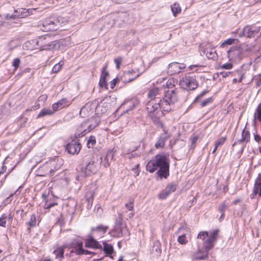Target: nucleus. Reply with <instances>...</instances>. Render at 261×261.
<instances>
[{"mask_svg":"<svg viewBox=\"0 0 261 261\" xmlns=\"http://www.w3.org/2000/svg\"><path fill=\"white\" fill-rule=\"evenodd\" d=\"M185 68L186 65L184 64L173 62L168 66V72L171 74L178 73Z\"/></svg>","mask_w":261,"mask_h":261,"instance_id":"obj_18","label":"nucleus"},{"mask_svg":"<svg viewBox=\"0 0 261 261\" xmlns=\"http://www.w3.org/2000/svg\"><path fill=\"white\" fill-rule=\"evenodd\" d=\"M219 230H214L207 231H201L197 236L198 239L203 242V247H198L197 250L191 255V258L194 260H204L207 258L208 251L213 248L217 240Z\"/></svg>","mask_w":261,"mask_h":261,"instance_id":"obj_1","label":"nucleus"},{"mask_svg":"<svg viewBox=\"0 0 261 261\" xmlns=\"http://www.w3.org/2000/svg\"><path fill=\"white\" fill-rule=\"evenodd\" d=\"M159 108L158 98L152 99L146 104V110L148 113H152Z\"/></svg>","mask_w":261,"mask_h":261,"instance_id":"obj_24","label":"nucleus"},{"mask_svg":"<svg viewBox=\"0 0 261 261\" xmlns=\"http://www.w3.org/2000/svg\"><path fill=\"white\" fill-rule=\"evenodd\" d=\"M95 109L94 105L90 102L87 103L81 108L80 115L82 117H86L93 114Z\"/></svg>","mask_w":261,"mask_h":261,"instance_id":"obj_16","label":"nucleus"},{"mask_svg":"<svg viewBox=\"0 0 261 261\" xmlns=\"http://www.w3.org/2000/svg\"><path fill=\"white\" fill-rule=\"evenodd\" d=\"M139 103V99L137 98H133L125 101L121 107L125 110V112H128L138 106Z\"/></svg>","mask_w":261,"mask_h":261,"instance_id":"obj_15","label":"nucleus"},{"mask_svg":"<svg viewBox=\"0 0 261 261\" xmlns=\"http://www.w3.org/2000/svg\"><path fill=\"white\" fill-rule=\"evenodd\" d=\"M225 140V137H221L216 141L215 145L216 146V147H219L222 146L224 143Z\"/></svg>","mask_w":261,"mask_h":261,"instance_id":"obj_48","label":"nucleus"},{"mask_svg":"<svg viewBox=\"0 0 261 261\" xmlns=\"http://www.w3.org/2000/svg\"><path fill=\"white\" fill-rule=\"evenodd\" d=\"M81 148L80 143L77 141L72 140L66 146V150L68 152L72 154H76L79 152Z\"/></svg>","mask_w":261,"mask_h":261,"instance_id":"obj_17","label":"nucleus"},{"mask_svg":"<svg viewBox=\"0 0 261 261\" xmlns=\"http://www.w3.org/2000/svg\"><path fill=\"white\" fill-rule=\"evenodd\" d=\"M134 199L130 198L128 200V202L125 203V206L128 211H132L134 208Z\"/></svg>","mask_w":261,"mask_h":261,"instance_id":"obj_47","label":"nucleus"},{"mask_svg":"<svg viewBox=\"0 0 261 261\" xmlns=\"http://www.w3.org/2000/svg\"><path fill=\"white\" fill-rule=\"evenodd\" d=\"M96 143V139L95 137L90 136L87 141V145L88 148H93Z\"/></svg>","mask_w":261,"mask_h":261,"instance_id":"obj_42","label":"nucleus"},{"mask_svg":"<svg viewBox=\"0 0 261 261\" xmlns=\"http://www.w3.org/2000/svg\"><path fill=\"white\" fill-rule=\"evenodd\" d=\"M103 251L105 252L108 254L111 255L113 251V248L111 245L103 242Z\"/></svg>","mask_w":261,"mask_h":261,"instance_id":"obj_38","label":"nucleus"},{"mask_svg":"<svg viewBox=\"0 0 261 261\" xmlns=\"http://www.w3.org/2000/svg\"><path fill=\"white\" fill-rule=\"evenodd\" d=\"M207 92L206 90H204L201 92L195 98V102H198L199 100L201 99L202 97L205 95V94Z\"/></svg>","mask_w":261,"mask_h":261,"instance_id":"obj_52","label":"nucleus"},{"mask_svg":"<svg viewBox=\"0 0 261 261\" xmlns=\"http://www.w3.org/2000/svg\"><path fill=\"white\" fill-rule=\"evenodd\" d=\"M146 168V170L150 173L154 172L159 168L157 174L160 178H166L169 175V161L165 155H156L154 159L148 162Z\"/></svg>","mask_w":261,"mask_h":261,"instance_id":"obj_2","label":"nucleus"},{"mask_svg":"<svg viewBox=\"0 0 261 261\" xmlns=\"http://www.w3.org/2000/svg\"><path fill=\"white\" fill-rule=\"evenodd\" d=\"M24 46L28 50H32L39 49L38 39H32L26 42Z\"/></svg>","mask_w":261,"mask_h":261,"instance_id":"obj_26","label":"nucleus"},{"mask_svg":"<svg viewBox=\"0 0 261 261\" xmlns=\"http://www.w3.org/2000/svg\"><path fill=\"white\" fill-rule=\"evenodd\" d=\"M245 135V137L242 139L244 141H248L249 137V134L247 133V132H245L244 130L243 131L242 133L243 136Z\"/></svg>","mask_w":261,"mask_h":261,"instance_id":"obj_61","label":"nucleus"},{"mask_svg":"<svg viewBox=\"0 0 261 261\" xmlns=\"http://www.w3.org/2000/svg\"><path fill=\"white\" fill-rule=\"evenodd\" d=\"M254 121H258L261 122V103L257 107L253 115Z\"/></svg>","mask_w":261,"mask_h":261,"instance_id":"obj_32","label":"nucleus"},{"mask_svg":"<svg viewBox=\"0 0 261 261\" xmlns=\"http://www.w3.org/2000/svg\"><path fill=\"white\" fill-rule=\"evenodd\" d=\"M161 90V87H155L150 90L148 94V96L149 98L155 99L154 97L158 94H159L160 91Z\"/></svg>","mask_w":261,"mask_h":261,"instance_id":"obj_33","label":"nucleus"},{"mask_svg":"<svg viewBox=\"0 0 261 261\" xmlns=\"http://www.w3.org/2000/svg\"><path fill=\"white\" fill-rule=\"evenodd\" d=\"M56 204H57V203H56V202H50L46 200L45 203L44 207L45 208L48 209V208H49L50 207H51V206H53Z\"/></svg>","mask_w":261,"mask_h":261,"instance_id":"obj_55","label":"nucleus"},{"mask_svg":"<svg viewBox=\"0 0 261 261\" xmlns=\"http://www.w3.org/2000/svg\"><path fill=\"white\" fill-rule=\"evenodd\" d=\"M166 86L168 90L174 89L175 86V81L173 79H168L166 83Z\"/></svg>","mask_w":261,"mask_h":261,"instance_id":"obj_44","label":"nucleus"},{"mask_svg":"<svg viewBox=\"0 0 261 261\" xmlns=\"http://www.w3.org/2000/svg\"><path fill=\"white\" fill-rule=\"evenodd\" d=\"M71 247L73 248L71 252H75L77 254H87L89 253L88 251L83 249V243L80 240L74 241L71 244Z\"/></svg>","mask_w":261,"mask_h":261,"instance_id":"obj_14","label":"nucleus"},{"mask_svg":"<svg viewBox=\"0 0 261 261\" xmlns=\"http://www.w3.org/2000/svg\"><path fill=\"white\" fill-rule=\"evenodd\" d=\"M133 170L134 171L136 176L139 175L140 171L139 170V165H136L135 167L133 168Z\"/></svg>","mask_w":261,"mask_h":261,"instance_id":"obj_60","label":"nucleus"},{"mask_svg":"<svg viewBox=\"0 0 261 261\" xmlns=\"http://www.w3.org/2000/svg\"><path fill=\"white\" fill-rule=\"evenodd\" d=\"M67 248L66 245H64L62 247H59L55 250L53 253L55 255L56 259L59 260H62L64 257V253L65 249Z\"/></svg>","mask_w":261,"mask_h":261,"instance_id":"obj_27","label":"nucleus"},{"mask_svg":"<svg viewBox=\"0 0 261 261\" xmlns=\"http://www.w3.org/2000/svg\"><path fill=\"white\" fill-rule=\"evenodd\" d=\"M90 190L86 193V198L88 203V206H91L94 199V195L96 192L95 185L91 184L89 187Z\"/></svg>","mask_w":261,"mask_h":261,"instance_id":"obj_23","label":"nucleus"},{"mask_svg":"<svg viewBox=\"0 0 261 261\" xmlns=\"http://www.w3.org/2000/svg\"><path fill=\"white\" fill-rule=\"evenodd\" d=\"M200 54L201 56H205L208 59H215L217 54L216 51L211 44L207 43L205 46L201 45L200 47Z\"/></svg>","mask_w":261,"mask_h":261,"instance_id":"obj_8","label":"nucleus"},{"mask_svg":"<svg viewBox=\"0 0 261 261\" xmlns=\"http://www.w3.org/2000/svg\"><path fill=\"white\" fill-rule=\"evenodd\" d=\"M189 230L186 224L181 225L176 231L178 235L177 242L181 245H186L189 242V237H188Z\"/></svg>","mask_w":261,"mask_h":261,"instance_id":"obj_9","label":"nucleus"},{"mask_svg":"<svg viewBox=\"0 0 261 261\" xmlns=\"http://www.w3.org/2000/svg\"><path fill=\"white\" fill-rule=\"evenodd\" d=\"M99 122L100 119L98 115L93 116L86 121H84L78 127L77 131L80 134L77 135L79 137L85 135L96 127Z\"/></svg>","mask_w":261,"mask_h":261,"instance_id":"obj_3","label":"nucleus"},{"mask_svg":"<svg viewBox=\"0 0 261 261\" xmlns=\"http://www.w3.org/2000/svg\"><path fill=\"white\" fill-rule=\"evenodd\" d=\"M171 11L173 13L174 16H176L177 14H179L181 12V8L179 5V4L177 3H175L173 4L171 7Z\"/></svg>","mask_w":261,"mask_h":261,"instance_id":"obj_36","label":"nucleus"},{"mask_svg":"<svg viewBox=\"0 0 261 261\" xmlns=\"http://www.w3.org/2000/svg\"><path fill=\"white\" fill-rule=\"evenodd\" d=\"M213 98L209 97L202 101L200 104L202 107H205L213 102Z\"/></svg>","mask_w":261,"mask_h":261,"instance_id":"obj_50","label":"nucleus"},{"mask_svg":"<svg viewBox=\"0 0 261 261\" xmlns=\"http://www.w3.org/2000/svg\"><path fill=\"white\" fill-rule=\"evenodd\" d=\"M20 64V60L18 58H15L12 63V66L14 67V70L16 71L19 67Z\"/></svg>","mask_w":261,"mask_h":261,"instance_id":"obj_46","label":"nucleus"},{"mask_svg":"<svg viewBox=\"0 0 261 261\" xmlns=\"http://www.w3.org/2000/svg\"><path fill=\"white\" fill-rule=\"evenodd\" d=\"M71 102L66 98H63L57 102H56L52 105L51 108L57 111L58 109H61L64 108L69 106L71 104Z\"/></svg>","mask_w":261,"mask_h":261,"instance_id":"obj_21","label":"nucleus"},{"mask_svg":"<svg viewBox=\"0 0 261 261\" xmlns=\"http://www.w3.org/2000/svg\"><path fill=\"white\" fill-rule=\"evenodd\" d=\"M99 84L101 87H106L107 86L106 80L103 79V77H100Z\"/></svg>","mask_w":261,"mask_h":261,"instance_id":"obj_57","label":"nucleus"},{"mask_svg":"<svg viewBox=\"0 0 261 261\" xmlns=\"http://www.w3.org/2000/svg\"><path fill=\"white\" fill-rule=\"evenodd\" d=\"M236 41L238 42V40L234 38L227 39L221 43L220 47H224L226 45H230L232 44H234Z\"/></svg>","mask_w":261,"mask_h":261,"instance_id":"obj_40","label":"nucleus"},{"mask_svg":"<svg viewBox=\"0 0 261 261\" xmlns=\"http://www.w3.org/2000/svg\"><path fill=\"white\" fill-rule=\"evenodd\" d=\"M161 127L163 129V133L161 135V136L164 137V138L165 139H168L171 137L170 134L168 132V131L163 124H161Z\"/></svg>","mask_w":261,"mask_h":261,"instance_id":"obj_45","label":"nucleus"},{"mask_svg":"<svg viewBox=\"0 0 261 261\" xmlns=\"http://www.w3.org/2000/svg\"><path fill=\"white\" fill-rule=\"evenodd\" d=\"M85 246L86 247L93 248H98L101 247V245L99 243L91 237H89V239H87L85 242Z\"/></svg>","mask_w":261,"mask_h":261,"instance_id":"obj_28","label":"nucleus"},{"mask_svg":"<svg viewBox=\"0 0 261 261\" xmlns=\"http://www.w3.org/2000/svg\"><path fill=\"white\" fill-rule=\"evenodd\" d=\"M107 226L99 225L96 228H92V232L95 236L101 238L107 232Z\"/></svg>","mask_w":261,"mask_h":261,"instance_id":"obj_25","label":"nucleus"},{"mask_svg":"<svg viewBox=\"0 0 261 261\" xmlns=\"http://www.w3.org/2000/svg\"><path fill=\"white\" fill-rule=\"evenodd\" d=\"M56 111H54L53 109L50 108H44L42 109L38 114L37 118L43 117L45 116L51 115L53 114Z\"/></svg>","mask_w":261,"mask_h":261,"instance_id":"obj_30","label":"nucleus"},{"mask_svg":"<svg viewBox=\"0 0 261 261\" xmlns=\"http://www.w3.org/2000/svg\"><path fill=\"white\" fill-rule=\"evenodd\" d=\"M59 22L57 20H51V19H46L42 22V27L41 30L44 32H48L55 31L59 28Z\"/></svg>","mask_w":261,"mask_h":261,"instance_id":"obj_10","label":"nucleus"},{"mask_svg":"<svg viewBox=\"0 0 261 261\" xmlns=\"http://www.w3.org/2000/svg\"><path fill=\"white\" fill-rule=\"evenodd\" d=\"M158 102L159 103V109L162 112H169L172 109V106L173 105L172 103H170L167 99H166L164 97L162 99L158 98Z\"/></svg>","mask_w":261,"mask_h":261,"instance_id":"obj_19","label":"nucleus"},{"mask_svg":"<svg viewBox=\"0 0 261 261\" xmlns=\"http://www.w3.org/2000/svg\"><path fill=\"white\" fill-rule=\"evenodd\" d=\"M241 201H242V200H241V198H238V199H236V200H233L232 201V204H237L241 202Z\"/></svg>","mask_w":261,"mask_h":261,"instance_id":"obj_63","label":"nucleus"},{"mask_svg":"<svg viewBox=\"0 0 261 261\" xmlns=\"http://www.w3.org/2000/svg\"><path fill=\"white\" fill-rule=\"evenodd\" d=\"M176 186L175 184H171L168 185L166 187L165 189L160 193L159 195V198L161 199H165L171 193L174 192L176 190Z\"/></svg>","mask_w":261,"mask_h":261,"instance_id":"obj_22","label":"nucleus"},{"mask_svg":"<svg viewBox=\"0 0 261 261\" xmlns=\"http://www.w3.org/2000/svg\"><path fill=\"white\" fill-rule=\"evenodd\" d=\"M254 139L256 142H259L260 141L261 138L259 135H254Z\"/></svg>","mask_w":261,"mask_h":261,"instance_id":"obj_64","label":"nucleus"},{"mask_svg":"<svg viewBox=\"0 0 261 261\" xmlns=\"http://www.w3.org/2000/svg\"><path fill=\"white\" fill-rule=\"evenodd\" d=\"M20 45L19 41L18 39L11 40L8 44V48L12 50Z\"/></svg>","mask_w":261,"mask_h":261,"instance_id":"obj_37","label":"nucleus"},{"mask_svg":"<svg viewBox=\"0 0 261 261\" xmlns=\"http://www.w3.org/2000/svg\"><path fill=\"white\" fill-rule=\"evenodd\" d=\"M260 29V28L259 27L246 25L239 34V37H242L245 36L248 38H252L254 36V34H257L259 32Z\"/></svg>","mask_w":261,"mask_h":261,"instance_id":"obj_12","label":"nucleus"},{"mask_svg":"<svg viewBox=\"0 0 261 261\" xmlns=\"http://www.w3.org/2000/svg\"><path fill=\"white\" fill-rule=\"evenodd\" d=\"M252 82L254 83L256 86H259L261 84V77L260 75H257L253 77Z\"/></svg>","mask_w":261,"mask_h":261,"instance_id":"obj_49","label":"nucleus"},{"mask_svg":"<svg viewBox=\"0 0 261 261\" xmlns=\"http://www.w3.org/2000/svg\"><path fill=\"white\" fill-rule=\"evenodd\" d=\"M226 207H227V205H226V204L225 203H223L219 206V211L221 213H224V211H225Z\"/></svg>","mask_w":261,"mask_h":261,"instance_id":"obj_58","label":"nucleus"},{"mask_svg":"<svg viewBox=\"0 0 261 261\" xmlns=\"http://www.w3.org/2000/svg\"><path fill=\"white\" fill-rule=\"evenodd\" d=\"M39 221L37 219L35 214H32L30 216V218L27 223L30 227H34L38 224Z\"/></svg>","mask_w":261,"mask_h":261,"instance_id":"obj_31","label":"nucleus"},{"mask_svg":"<svg viewBox=\"0 0 261 261\" xmlns=\"http://www.w3.org/2000/svg\"><path fill=\"white\" fill-rule=\"evenodd\" d=\"M164 97L170 102V103L174 105L178 100L177 91L176 89H170L165 91Z\"/></svg>","mask_w":261,"mask_h":261,"instance_id":"obj_20","label":"nucleus"},{"mask_svg":"<svg viewBox=\"0 0 261 261\" xmlns=\"http://www.w3.org/2000/svg\"><path fill=\"white\" fill-rule=\"evenodd\" d=\"M114 158V152L112 150H109L107 152V154L106 155V156L105 159V161H106L107 162L105 163V167H109L110 166V161H111L113 160Z\"/></svg>","mask_w":261,"mask_h":261,"instance_id":"obj_35","label":"nucleus"},{"mask_svg":"<svg viewBox=\"0 0 261 261\" xmlns=\"http://www.w3.org/2000/svg\"><path fill=\"white\" fill-rule=\"evenodd\" d=\"M106 67H107L106 65L103 67L102 72H101V74L100 75V77H103V79H106V77L107 76H108V75H109L108 72L106 71Z\"/></svg>","mask_w":261,"mask_h":261,"instance_id":"obj_53","label":"nucleus"},{"mask_svg":"<svg viewBox=\"0 0 261 261\" xmlns=\"http://www.w3.org/2000/svg\"><path fill=\"white\" fill-rule=\"evenodd\" d=\"M167 139L164 138L160 135L159 140L155 144V147L156 148H161L164 146L165 143L167 141Z\"/></svg>","mask_w":261,"mask_h":261,"instance_id":"obj_39","label":"nucleus"},{"mask_svg":"<svg viewBox=\"0 0 261 261\" xmlns=\"http://www.w3.org/2000/svg\"><path fill=\"white\" fill-rule=\"evenodd\" d=\"M63 164V160L59 158H55L47 162L42 168L46 170V175H54L55 171L58 170Z\"/></svg>","mask_w":261,"mask_h":261,"instance_id":"obj_6","label":"nucleus"},{"mask_svg":"<svg viewBox=\"0 0 261 261\" xmlns=\"http://www.w3.org/2000/svg\"><path fill=\"white\" fill-rule=\"evenodd\" d=\"M232 67H233V65H232V63H227L224 64L222 65L221 66V68L222 69H226V70L231 69H232Z\"/></svg>","mask_w":261,"mask_h":261,"instance_id":"obj_51","label":"nucleus"},{"mask_svg":"<svg viewBox=\"0 0 261 261\" xmlns=\"http://www.w3.org/2000/svg\"><path fill=\"white\" fill-rule=\"evenodd\" d=\"M243 51V48L240 46L231 47L227 51L229 60L232 62L239 61L242 58Z\"/></svg>","mask_w":261,"mask_h":261,"instance_id":"obj_7","label":"nucleus"},{"mask_svg":"<svg viewBox=\"0 0 261 261\" xmlns=\"http://www.w3.org/2000/svg\"><path fill=\"white\" fill-rule=\"evenodd\" d=\"M64 63L63 61H60L58 63L55 65L52 69V71L54 73H57L61 69Z\"/></svg>","mask_w":261,"mask_h":261,"instance_id":"obj_43","label":"nucleus"},{"mask_svg":"<svg viewBox=\"0 0 261 261\" xmlns=\"http://www.w3.org/2000/svg\"><path fill=\"white\" fill-rule=\"evenodd\" d=\"M198 82L194 76L186 75L182 76L179 81V85L184 89L193 90L198 87Z\"/></svg>","mask_w":261,"mask_h":261,"instance_id":"obj_5","label":"nucleus"},{"mask_svg":"<svg viewBox=\"0 0 261 261\" xmlns=\"http://www.w3.org/2000/svg\"><path fill=\"white\" fill-rule=\"evenodd\" d=\"M29 15L30 12L28 10L24 8H20L15 11L14 16L19 18H24Z\"/></svg>","mask_w":261,"mask_h":261,"instance_id":"obj_29","label":"nucleus"},{"mask_svg":"<svg viewBox=\"0 0 261 261\" xmlns=\"http://www.w3.org/2000/svg\"><path fill=\"white\" fill-rule=\"evenodd\" d=\"M118 80L117 79H114L111 82V88H113L115 86L116 83H117Z\"/></svg>","mask_w":261,"mask_h":261,"instance_id":"obj_62","label":"nucleus"},{"mask_svg":"<svg viewBox=\"0 0 261 261\" xmlns=\"http://www.w3.org/2000/svg\"><path fill=\"white\" fill-rule=\"evenodd\" d=\"M128 234L127 227L122 224H117L111 231V234L115 237L128 236Z\"/></svg>","mask_w":261,"mask_h":261,"instance_id":"obj_13","label":"nucleus"},{"mask_svg":"<svg viewBox=\"0 0 261 261\" xmlns=\"http://www.w3.org/2000/svg\"><path fill=\"white\" fill-rule=\"evenodd\" d=\"M100 167V163L98 161L91 160L88 164H86L85 167L81 169L80 173L76 176V180L81 181L82 178L86 176L90 175L96 173Z\"/></svg>","mask_w":261,"mask_h":261,"instance_id":"obj_4","label":"nucleus"},{"mask_svg":"<svg viewBox=\"0 0 261 261\" xmlns=\"http://www.w3.org/2000/svg\"><path fill=\"white\" fill-rule=\"evenodd\" d=\"M255 192H258L259 197L261 196V176L257 178L254 184Z\"/></svg>","mask_w":261,"mask_h":261,"instance_id":"obj_34","label":"nucleus"},{"mask_svg":"<svg viewBox=\"0 0 261 261\" xmlns=\"http://www.w3.org/2000/svg\"><path fill=\"white\" fill-rule=\"evenodd\" d=\"M198 140V137L197 136H193L191 138L190 141L192 145H194L197 142Z\"/></svg>","mask_w":261,"mask_h":261,"instance_id":"obj_59","label":"nucleus"},{"mask_svg":"<svg viewBox=\"0 0 261 261\" xmlns=\"http://www.w3.org/2000/svg\"><path fill=\"white\" fill-rule=\"evenodd\" d=\"M116 66V68L119 69L120 67V65L122 62V58L120 57H117L114 60Z\"/></svg>","mask_w":261,"mask_h":261,"instance_id":"obj_54","label":"nucleus"},{"mask_svg":"<svg viewBox=\"0 0 261 261\" xmlns=\"http://www.w3.org/2000/svg\"><path fill=\"white\" fill-rule=\"evenodd\" d=\"M49 36H42L38 39L39 49L50 50L54 48L56 46V41H49Z\"/></svg>","mask_w":261,"mask_h":261,"instance_id":"obj_11","label":"nucleus"},{"mask_svg":"<svg viewBox=\"0 0 261 261\" xmlns=\"http://www.w3.org/2000/svg\"><path fill=\"white\" fill-rule=\"evenodd\" d=\"M238 75L239 76V79L234 78L232 80V83L236 84L237 82H242L243 79L245 77L244 73L241 71H237Z\"/></svg>","mask_w":261,"mask_h":261,"instance_id":"obj_41","label":"nucleus"},{"mask_svg":"<svg viewBox=\"0 0 261 261\" xmlns=\"http://www.w3.org/2000/svg\"><path fill=\"white\" fill-rule=\"evenodd\" d=\"M6 217L3 216L0 218V226L5 227L6 226Z\"/></svg>","mask_w":261,"mask_h":261,"instance_id":"obj_56","label":"nucleus"}]
</instances>
